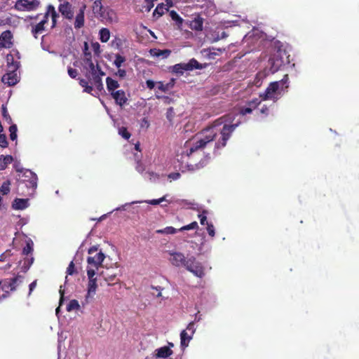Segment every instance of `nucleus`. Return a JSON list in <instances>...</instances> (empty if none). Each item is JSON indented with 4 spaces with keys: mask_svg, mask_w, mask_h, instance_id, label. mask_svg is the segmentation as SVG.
I'll return each instance as SVG.
<instances>
[{
    "mask_svg": "<svg viewBox=\"0 0 359 359\" xmlns=\"http://www.w3.org/2000/svg\"><path fill=\"white\" fill-rule=\"evenodd\" d=\"M237 126V123L222 125L220 118L215 120L210 126L203 129L194 137L188 155L203 149L208 144L213 140H216L215 150L224 148Z\"/></svg>",
    "mask_w": 359,
    "mask_h": 359,
    "instance_id": "1",
    "label": "nucleus"
},
{
    "mask_svg": "<svg viewBox=\"0 0 359 359\" xmlns=\"http://www.w3.org/2000/svg\"><path fill=\"white\" fill-rule=\"evenodd\" d=\"M288 75L285 74L281 80L271 82L266 88V90L259 95V97H261L262 100L273 98L275 93H278L280 94L282 90L288 88Z\"/></svg>",
    "mask_w": 359,
    "mask_h": 359,
    "instance_id": "2",
    "label": "nucleus"
},
{
    "mask_svg": "<svg viewBox=\"0 0 359 359\" xmlns=\"http://www.w3.org/2000/svg\"><path fill=\"white\" fill-rule=\"evenodd\" d=\"M8 67L10 68V72L5 74L1 79V81L8 86L15 85L18 82V76L16 71L19 68V62H14L13 56L11 54H8L6 56Z\"/></svg>",
    "mask_w": 359,
    "mask_h": 359,
    "instance_id": "3",
    "label": "nucleus"
},
{
    "mask_svg": "<svg viewBox=\"0 0 359 359\" xmlns=\"http://www.w3.org/2000/svg\"><path fill=\"white\" fill-rule=\"evenodd\" d=\"M22 276L17 275L11 278H4L0 280V287L4 293L1 298L5 299L9 297L10 292L15 291L19 283L22 282Z\"/></svg>",
    "mask_w": 359,
    "mask_h": 359,
    "instance_id": "4",
    "label": "nucleus"
},
{
    "mask_svg": "<svg viewBox=\"0 0 359 359\" xmlns=\"http://www.w3.org/2000/svg\"><path fill=\"white\" fill-rule=\"evenodd\" d=\"M206 67V65L199 63L196 59H191L187 63H179L175 65L172 69V72L177 74H183L186 71H191L194 69H202Z\"/></svg>",
    "mask_w": 359,
    "mask_h": 359,
    "instance_id": "5",
    "label": "nucleus"
},
{
    "mask_svg": "<svg viewBox=\"0 0 359 359\" xmlns=\"http://www.w3.org/2000/svg\"><path fill=\"white\" fill-rule=\"evenodd\" d=\"M184 267L197 277L202 278L205 275L204 267L194 256L187 259Z\"/></svg>",
    "mask_w": 359,
    "mask_h": 359,
    "instance_id": "6",
    "label": "nucleus"
},
{
    "mask_svg": "<svg viewBox=\"0 0 359 359\" xmlns=\"http://www.w3.org/2000/svg\"><path fill=\"white\" fill-rule=\"evenodd\" d=\"M184 267L197 277L202 278L205 275L204 267L194 256L187 259Z\"/></svg>",
    "mask_w": 359,
    "mask_h": 359,
    "instance_id": "7",
    "label": "nucleus"
},
{
    "mask_svg": "<svg viewBox=\"0 0 359 359\" xmlns=\"http://www.w3.org/2000/svg\"><path fill=\"white\" fill-rule=\"evenodd\" d=\"M39 5V0H17L14 8L19 11H32L36 10Z\"/></svg>",
    "mask_w": 359,
    "mask_h": 359,
    "instance_id": "8",
    "label": "nucleus"
},
{
    "mask_svg": "<svg viewBox=\"0 0 359 359\" xmlns=\"http://www.w3.org/2000/svg\"><path fill=\"white\" fill-rule=\"evenodd\" d=\"M116 271V269L106 268L100 272V276H102L109 285H112L117 283L118 281Z\"/></svg>",
    "mask_w": 359,
    "mask_h": 359,
    "instance_id": "9",
    "label": "nucleus"
},
{
    "mask_svg": "<svg viewBox=\"0 0 359 359\" xmlns=\"http://www.w3.org/2000/svg\"><path fill=\"white\" fill-rule=\"evenodd\" d=\"M98 17L105 23H112L117 21L116 12L109 7H105Z\"/></svg>",
    "mask_w": 359,
    "mask_h": 359,
    "instance_id": "10",
    "label": "nucleus"
},
{
    "mask_svg": "<svg viewBox=\"0 0 359 359\" xmlns=\"http://www.w3.org/2000/svg\"><path fill=\"white\" fill-rule=\"evenodd\" d=\"M168 253L170 255L169 260L173 266L177 267L184 266L187 259H186L183 253L171 251H170Z\"/></svg>",
    "mask_w": 359,
    "mask_h": 359,
    "instance_id": "11",
    "label": "nucleus"
},
{
    "mask_svg": "<svg viewBox=\"0 0 359 359\" xmlns=\"http://www.w3.org/2000/svg\"><path fill=\"white\" fill-rule=\"evenodd\" d=\"M13 34L10 30H6L0 35V50L3 48H10L13 46L11 41Z\"/></svg>",
    "mask_w": 359,
    "mask_h": 359,
    "instance_id": "12",
    "label": "nucleus"
},
{
    "mask_svg": "<svg viewBox=\"0 0 359 359\" xmlns=\"http://www.w3.org/2000/svg\"><path fill=\"white\" fill-rule=\"evenodd\" d=\"M58 11L61 13V15L66 19H73L74 11L72 8V5L69 2L65 1L63 4H60L58 6Z\"/></svg>",
    "mask_w": 359,
    "mask_h": 359,
    "instance_id": "13",
    "label": "nucleus"
},
{
    "mask_svg": "<svg viewBox=\"0 0 359 359\" xmlns=\"http://www.w3.org/2000/svg\"><path fill=\"white\" fill-rule=\"evenodd\" d=\"M105 258V255L102 252H97L95 256H89L87 259L88 265L98 269L101 266L102 262Z\"/></svg>",
    "mask_w": 359,
    "mask_h": 359,
    "instance_id": "14",
    "label": "nucleus"
},
{
    "mask_svg": "<svg viewBox=\"0 0 359 359\" xmlns=\"http://www.w3.org/2000/svg\"><path fill=\"white\" fill-rule=\"evenodd\" d=\"M87 8V6L85 4H82L81 6L79 12L77 13L75 21H74V28L76 29H81L84 26L85 23V11Z\"/></svg>",
    "mask_w": 359,
    "mask_h": 359,
    "instance_id": "15",
    "label": "nucleus"
},
{
    "mask_svg": "<svg viewBox=\"0 0 359 359\" xmlns=\"http://www.w3.org/2000/svg\"><path fill=\"white\" fill-rule=\"evenodd\" d=\"M111 97L115 100V103L120 107H123L128 102V98L126 96V93L123 90H118L111 94Z\"/></svg>",
    "mask_w": 359,
    "mask_h": 359,
    "instance_id": "16",
    "label": "nucleus"
},
{
    "mask_svg": "<svg viewBox=\"0 0 359 359\" xmlns=\"http://www.w3.org/2000/svg\"><path fill=\"white\" fill-rule=\"evenodd\" d=\"M280 53L278 55H274L273 57L269 59V62L271 64V69L272 72H277L281 66L284 65L285 62L280 57Z\"/></svg>",
    "mask_w": 359,
    "mask_h": 359,
    "instance_id": "17",
    "label": "nucleus"
},
{
    "mask_svg": "<svg viewBox=\"0 0 359 359\" xmlns=\"http://www.w3.org/2000/svg\"><path fill=\"white\" fill-rule=\"evenodd\" d=\"M203 25V19L198 15L194 19L189 21V27L194 31H202Z\"/></svg>",
    "mask_w": 359,
    "mask_h": 359,
    "instance_id": "18",
    "label": "nucleus"
},
{
    "mask_svg": "<svg viewBox=\"0 0 359 359\" xmlns=\"http://www.w3.org/2000/svg\"><path fill=\"white\" fill-rule=\"evenodd\" d=\"M150 54L156 57L167 58L170 56L171 50L169 49L161 50L158 48H153L150 50Z\"/></svg>",
    "mask_w": 359,
    "mask_h": 359,
    "instance_id": "19",
    "label": "nucleus"
},
{
    "mask_svg": "<svg viewBox=\"0 0 359 359\" xmlns=\"http://www.w3.org/2000/svg\"><path fill=\"white\" fill-rule=\"evenodd\" d=\"M172 354V351L169 346H163L156 350V357L165 358Z\"/></svg>",
    "mask_w": 359,
    "mask_h": 359,
    "instance_id": "20",
    "label": "nucleus"
},
{
    "mask_svg": "<svg viewBox=\"0 0 359 359\" xmlns=\"http://www.w3.org/2000/svg\"><path fill=\"white\" fill-rule=\"evenodd\" d=\"M46 20H41L39 23L32 27V34L35 39L38 38V35L45 30Z\"/></svg>",
    "mask_w": 359,
    "mask_h": 359,
    "instance_id": "21",
    "label": "nucleus"
},
{
    "mask_svg": "<svg viewBox=\"0 0 359 359\" xmlns=\"http://www.w3.org/2000/svg\"><path fill=\"white\" fill-rule=\"evenodd\" d=\"M175 83V79H171L167 83H164L163 81L157 82L158 89L161 92L165 93L172 88Z\"/></svg>",
    "mask_w": 359,
    "mask_h": 359,
    "instance_id": "22",
    "label": "nucleus"
},
{
    "mask_svg": "<svg viewBox=\"0 0 359 359\" xmlns=\"http://www.w3.org/2000/svg\"><path fill=\"white\" fill-rule=\"evenodd\" d=\"M192 335L188 333L187 330H182L180 333V344L183 348L188 346L189 341L192 339Z\"/></svg>",
    "mask_w": 359,
    "mask_h": 359,
    "instance_id": "23",
    "label": "nucleus"
},
{
    "mask_svg": "<svg viewBox=\"0 0 359 359\" xmlns=\"http://www.w3.org/2000/svg\"><path fill=\"white\" fill-rule=\"evenodd\" d=\"M106 84L107 88L110 94L116 92V90H115L119 88L118 82L109 76L106 79Z\"/></svg>",
    "mask_w": 359,
    "mask_h": 359,
    "instance_id": "24",
    "label": "nucleus"
},
{
    "mask_svg": "<svg viewBox=\"0 0 359 359\" xmlns=\"http://www.w3.org/2000/svg\"><path fill=\"white\" fill-rule=\"evenodd\" d=\"M97 287V278L95 279H89L88 283V292L86 297H89L93 296L95 294L96 290Z\"/></svg>",
    "mask_w": 359,
    "mask_h": 359,
    "instance_id": "25",
    "label": "nucleus"
},
{
    "mask_svg": "<svg viewBox=\"0 0 359 359\" xmlns=\"http://www.w3.org/2000/svg\"><path fill=\"white\" fill-rule=\"evenodd\" d=\"M28 200L23 198H16L13 203V208L15 210H24L27 207Z\"/></svg>",
    "mask_w": 359,
    "mask_h": 359,
    "instance_id": "26",
    "label": "nucleus"
},
{
    "mask_svg": "<svg viewBox=\"0 0 359 359\" xmlns=\"http://www.w3.org/2000/svg\"><path fill=\"white\" fill-rule=\"evenodd\" d=\"M13 161V156L11 155L4 156L1 155L0 156V168L1 170H4L7 167V165L11 163Z\"/></svg>",
    "mask_w": 359,
    "mask_h": 359,
    "instance_id": "27",
    "label": "nucleus"
},
{
    "mask_svg": "<svg viewBox=\"0 0 359 359\" xmlns=\"http://www.w3.org/2000/svg\"><path fill=\"white\" fill-rule=\"evenodd\" d=\"M104 8L102 4V0H95L93 2L92 10L94 14L99 16Z\"/></svg>",
    "mask_w": 359,
    "mask_h": 359,
    "instance_id": "28",
    "label": "nucleus"
},
{
    "mask_svg": "<svg viewBox=\"0 0 359 359\" xmlns=\"http://www.w3.org/2000/svg\"><path fill=\"white\" fill-rule=\"evenodd\" d=\"M49 12L50 13L52 20L51 28H54L57 25V20L59 18V14L56 12L55 7L51 4H49Z\"/></svg>",
    "mask_w": 359,
    "mask_h": 359,
    "instance_id": "29",
    "label": "nucleus"
},
{
    "mask_svg": "<svg viewBox=\"0 0 359 359\" xmlns=\"http://www.w3.org/2000/svg\"><path fill=\"white\" fill-rule=\"evenodd\" d=\"M170 16L171 19L175 22V25L180 28L183 24V19L179 15V14L175 11H170Z\"/></svg>",
    "mask_w": 359,
    "mask_h": 359,
    "instance_id": "30",
    "label": "nucleus"
},
{
    "mask_svg": "<svg viewBox=\"0 0 359 359\" xmlns=\"http://www.w3.org/2000/svg\"><path fill=\"white\" fill-rule=\"evenodd\" d=\"M100 40L102 43H106L110 38V32L107 28H102L99 32Z\"/></svg>",
    "mask_w": 359,
    "mask_h": 359,
    "instance_id": "31",
    "label": "nucleus"
},
{
    "mask_svg": "<svg viewBox=\"0 0 359 359\" xmlns=\"http://www.w3.org/2000/svg\"><path fill=\"white\" fill-rule=\"evenodd\" d=\"M165 11H168V9L165 8V5L163 3L159 4L154 11L153 15L154 17H156V15L158 18L161 17L164 14Z\"/></svg>",
    "mask_w": 359,
    "mask_h": 359,
    "instance_id": "32",
    "label": "nucleus"
},
{
    "mask_svg": "<svg viewBox=\"0 0 359 359\" xmlns=\"http://www.w3.org/2000/svg\"><path fill=\"white\" fill-rule=\"evenodd\" d=\"M79 85L83 88V91L87 93H92V91L93 90V88L92 86H90L88 84V81L84 79H79Z\"/></svg>",
    "mask_w": 359,
    "mask_h": 359,
    "instance_id": "33",
    "label": "nucleus"
},
{
    "mask_svg": "<svg viewBox=\"0 0 359 359\" xmlns=\"http://www.w3.org/2000/svg\"><path fill=\"white\" fill-rule=\"evenodd\" d=\"M30 176V180H29V186L33 188V189H36V187H37V176L35 173H34L33 172H32L31 170H27V172Z\"/></svg>",
    "mask_w": 359,
    "mask_h": 359,
    "instance_id": "34",
    "label": "nucleus"
},
{
    "mask_svg": "<svg viewBox=\"0 0 359 359\" xmlns=\"http://www.w3.org/2000/svg\"><path fill=\"white\" fill-rule=\"evenodd\" d=\"M177 231L176 229L172 226H167L163 229L156 230L157 233L160 234H174Z\"/></svg>",
    "mask_w": 359,
    "mask_h": 359,
    "instance_id": "35",
    "label": "nucleus"
},
{
    "mask_svg": "<svg viewBox=\"0 0 359 359\" xmlns=\"http://www.w3.org/2000/svg\"><path fill=\"white\" fill-rule=\"evenodd\" d=\"M80 308V305L77 300H71L67 306V311H72L74 310H78Z\"/></svg>",
    "mask_w": 359,
    "mask_h": 359,
    "instance_id": "36",
    "label": "nucleus"
},
{
    "mask_svg": "<svg viewBox=\"0 0 359 359\" xmlns=\"http://www.w3.org/2000/svg\"><path fill=\"white\" fill-rule=\"evenodd\" d=\"M10 185L11 182L9 180H6L3 182L0 187V191L3 195H6L10 192Z\"/></svg>",
    "mask_w": 359,
    "mask_h": 359,
    "instance_id": "37",
    "label": "nucleus"
},
{
    "mask_svg": "<svg viewBox=\"0 0 359 359\" xmlns=\"http://www.w3.org/2000/svg\"><path fill=\"white\" fill-rule=\"evenodd\" d=\"M125 61H126L125 57L121 55L120 54H116L115 56V60L114 61V64L117 68H120Z\"/></svg>",
    "mask_w": 359,
    "mask_h": 359,
    "instance_id": "38",
    "label": "nucleus"
},
{
    "mask_svg": "<svg viewBox=\"0 0 359 359\" xmlns=\"http://www.w3.org/2000/svg\"><path fill=\"white\" fill-rule=\"evenodd\" d=\"M198 228V223L196 222H193L188 225L183 226L178 231H187V230H191V229H197Z\"/></svg>",
    "mask_w": 359,
    "mask_h": 359,
    "instance_id": "39",
    "label": "nucleus"
},
{
    "mask_svg": "<svg viewBox=\"0 0 359 359\" xmlns=\"http://www.w3.org/2000/svg\"><path fill=\"white\" fill-rule=\"evenodd\" d=\"M88 68L90 69L89 72H86L85 76L87 79H90L91 74L94 73H97V65H95L93 62H90L89 65H88Z\"/></svg>",
    "mask_w": 359,
    "mask_h": 359,
    "instance_id": "40",
    "label": "nucleus"
},
{
    "mask_svg": "<svg viewBox=\"0 0 359 359\" xmlns=\"http://www.w3.org/2000/svg\"><path fill=\"white\" fill-rule=\"evenodd\" d=\"M118 134L126 140H128L131 136V134L128 131L127 128L125 127H121L119 128Z\"/></svg>",
    "mask_w": 359,
    "mask_h": 359,
    "instance_id": "41",
    "label": "nucleus"
},
{
    "mask_svg": "<svg viewBox=\"0 0 359 359\" xmlns=\"http://www.w3.org/2000/svg\"><path fill=\"white\" fill-rule=\"evenodd\" d=\"M96 269L91 266H88V269H87V276H88V280L89 279H95L96 278H95V275L96 273Z\"/></svg>",
    "mask_w": 359,
    "mask_h": 359,
    "instance_id": "42",
    "label": "nucleus"
},
{
    "mask_svg": "<svg viewBox=\"0 0 359 359\" xmlns=\"http://www.w3.org/2000/svg\"><path fill=\"white\" fill-rule=\"evenodd\" d=\"M66 273H67V275H69V276H72V275L77 273V271L76 270V268H75L74 263L73 261H72L69 263V266H68V267L67 269Z\"/></svg>",
    "mask_w": 359,
    "mask_h": 359,
    "instance_id": "43",
    "label": "nucleus"
},
{
    "mask_svg": "<svg viewBox=\"0 0 359 359\" xmlns=\"http://www.w3.org/2000/svg\"><path fill=\"white\" fill-rule=\"evenodd\" d=\"M2 116L8 123H11L12 122V118L10 116L6 107L4 106H2Z\"/></svg>",
    "mask_w": 359,
    "mask_h": 359,
    "instance_id": "44",
    "label": "nucleus"
},
{
    "mask_svg": "<svg viewBox=\"0 0 359 359\" xmlns=\"http://www.w3.org/2000/svg\"><path fill=\"white\" fill-rule=\"evenodd\" d=\"M90 81H91V83L94 84L95 83H99L102 81V78L100 77V75L97 73H94L90 75V79H88Z\"/></svg>",
    "mask_w": 359,
    "mask_h": 359,
    "instance_id": "45",
    "label": "nucleus"
},
{
    "mask_svg": "<svg viewBox=\"0 0 359 359\" xmlns=\"http://www.w3.org/2000/svg\"><path fill=\"white\" fill-rule=\"evenodd\" d=\"M165 201H166L165 196H163L161 198L149 200V201H147L146 202L148 204L153 205H156L160 204L161 202Z\"/></svg>",
    "mask_w": 359,
    "mask_h": 359,
    "instance_id": "46",
    "label": "nucleus"
},
{
    "mask_svg": "<svg viewBox=\"0 0 359 359\" xmlns=\"http://www.w3.org/2000/svg\"><path fill=\"white\" fill-rule=\"evenodd\" d=\"M67 73L72 79H76L79 74L77 69H73L71 67L67 68Z\"/></svg>",
    "mask_w": 359,
    "mask_h": 359,
    "instance_id": "47",
    "label": "nucleus"
},
{
    "mask_svg": "<svg viewBox=\"0 0 359 359\" xmlns=\"http://www.w3.org/2000/svg\"><path fill=\"white\" fill-rule=\"evenodd\" d=\"M8 144V143L6 135L0 134V147L2 148H6Z\"/></svg>",
    "mask_w": 359,
    "mask_h": 359,
    "instance_id": "48",
    "label": "nucleus"
},
{
    "mask_svg": "<svg viewBox=\"0 0 359 359\" xmlns=\"http://www.w3.org/2000/svg\"><path fill=\"white\" fill-rule=\"evenodd\" d=\"M207 231L210 236L214 237L215 235V227L212 223L207 222Z\"/></svg>",
    "mask_w": 359,
    "mask_h": 359,
    "instance_id": "49",
    "label": "nucleus"
},
{
    "mask_svg": "<svg viewBox=\"0 0 359 359\" xmlns=\"http://www.w3.org/2000/svg\"><path fill=\"white\" fill-rule=\"evenodd\" d=\"M32 250H33L32 244L27 243L26 244V245L23 248L22 253L25 255H28L29 254H30L32 252Z\"/></svg>",
    "mask_w": 359,
    "mask_h": 359,
    "instance_id": "50",
    "label": "nucleus"
},
{
    "mask_svg": "<svg viewBox=\"0 0 359 359\" xmlns=\"http://www.w3.org/2000/svg\"><path fill=\"white\" fill-rule=\"evenodd\" d=\"M260 104V101L258 98L253 99L252 100L248 102V107H252V110L255 109Z\"/></svg>",
    "mask_w": 359,
    "mask_h": 359,
    "instance_id": "51",
    "label": "nucleus"
},
{
    "mask_svg": "<svg viewBox=\"0 0 359 359\" xmlns=\"http://www.w3.org/2000/svg\"><path fill=\"white\" fill-rule=\"evenodd\" d=\"M195 323L194 322H191L187 325L185 330H187L188 333L190 334V335H194L195 332V327H194Z\"/></svg>",
    "mask_w": 359,
    "mask_h": 359,
    "instance_id": "52",
    "label": "nucleus"
},
{
    "mask_svg": "<svg viewBox=\"0 0 359 359\" xmlns=\"http://www.w3.org/2000/svg\"><path fill=\"white\" fill-rule=\"evenodd\" d=\"M83 61L86 65H89L92 61V55L90 53L84 52V59Z\"/></svg>",
    "mask_w": 359,
    "mask_h": 359,
    "instance_id": "53",
    "label": "nucleus"
},
{
    "mask_svg": "<svg viewBox=\"0 0 359 359\" xmlns=\"http://www.w3.org/2000/svg\"><path fill=\"white\" fill-rule=\"evenodd\" d=\"M205 214V211H203L202 214L198 215V218L200 219V222H201V224H202V225L207 224V222H208L207 217Z\"/></svg>",
    "mask_w": 359,
    "mask_h": 359,
    "instance_id": "54",
    "label": "nucleus"
},
{
    "mask_svg": "<svg viewBox=\"0 0 359 359\" xmlns=\"http://www.w3.org/2000/svg\"><path fill=\"white\" fill-rule=\"evenodd\" d=\"M252 112V107H243L240 110V113L242 115H246V114H250Z\"/></svg>",
    "mask_w": 359,
    "mask_h": 359,
    "instance_id": "55",
    "label": "nucleus"
},
{
    "mask_svg": "<svg viewBox=\"0 0 359 359\" xmlns=\"http://www.w3.org/2000/svg\"><path fill=\"white\" fill-rule=\"evenodd\" d=\"M93 85L99 92H101L104 90L102 81L99 83H95Z\"/></svg>",
    "mask_w": 359,
    "mask_h": 359,
    "instance_id": "56",
    "label": "nucleus"
},
{
    "mask_svg": "<svg viewBox=\"0 0 359 359\" xmlns=\"http://www.w3.org/2000/svg\"><path fill=\"white\" fill-rule=\"evenodd\" d=\"M146 85H147V87L151 90L154 88L155 86V82L152 80H147L146 81Z\"/></svg>",
    "mask_w": 359,
    "mask_h": 359,
    "instance_id": "57",
    "label": "nucleus"
},
{
    "mask_svg": "<svg viewBox=\"0 0 359 359\" xmlns=\"http://www.w3.org/2000/svg\"><path fill=\"white\" fill-rule=\"evenodd\" d=\"M49 16H50V13L49 12V5H48L46 7V11L43 18L42 20H46V24L48 22Z\"/></svg>",
    "mask_w": 359,
    "mask_h": 359,
    "instance_id": "58",
    "label": "nucleus"
},
{
    "mask_svg": "<svg viewBox=\"0 0 359 359\" xmlns=\"http://www.w3.org/2000/svg\"><path fill=\"white\" fill-rule=\"evenodd\" d=\"M269 109L267 106L266 105H264L261 109H260V113L262 114H264V115H268L269 114Z\"/></svg>",
    "mask_w": 359,
    "mask_h": 359,
    "instance_id": "59",
    "label": "nucleus"
},
{
    "mask_svg": "<svg viewBox=\"0 0 359 359\" xmlns=\"http://www.w3.org/2000/svg\"><path fill=\"white\" fill-rule=\"evenodd\" d=\"M116 75H118L120 77L123 78L126 75V71L125 69L118 68Z\"/></svg>",
    "mask_w": 359,
    "mask_h": 359,
    "instance_id": "60",
    "label": "nucleus"
},
{
    "mask_svg": "<svg viewBox=\"0 0 359 359\" xmlns=\"http://www.w3.org/2000/svg\"><path fill=\"white\" fill-rule=\"evenodd\" d=\"M93 48L96 54L100 53V44L97 42L93 43Z\"/></svg>",
    "mask_w": 359,
    "mask_h": 359,
    "instance_id": "61",
    "label": "nucleus"
},
{
    "mask_svg": "<svg viewBox=\"0 0 359 359\" xmlns=\"http://www.w3.org/2000/svg\"><path fill=\"white\" fill-rule=\"evenodd\" d=\"M36 285V280H34V281H33L32 283H31L29 284V295L31 294L32 292L35 288Z\"/></svg>",
    "mask_w": 359,
    "mask_h": 359,
    "instance_id": "62",
    "label": "nucleus"
},
{
    "mask_svg": "<svg viewBox=\"0 0 359 359\" xmlns=\"http://www.w3.org/2000/svg\"><path fill=\"white\" fill-rule=\"evenodd\" d=\"M17 130H18V128L15 124H13L9 127L10 133H17Z\"/></svg>",
    "mask_w": 359,
    "mask_h": 359,
    "instance_id": "63",
    "label": "nucleus"
},
{
    "mask_svg": "<svg viewBox=\"0 0 359 359\" xmlns=\"http://www.w3.org/2000/svg\"><path fill=\"white\" fill-rule=\"evenodd\" d=\"M97 74L100 75V77L102 78V76H104L105 74V73L102 70L100 66L97 64Z\"/></svg>",
    "mask_w": 359,
    "mask_h": 359,
    "instance_id": "64",
    "label": "nucleus"
}]
</instances>
